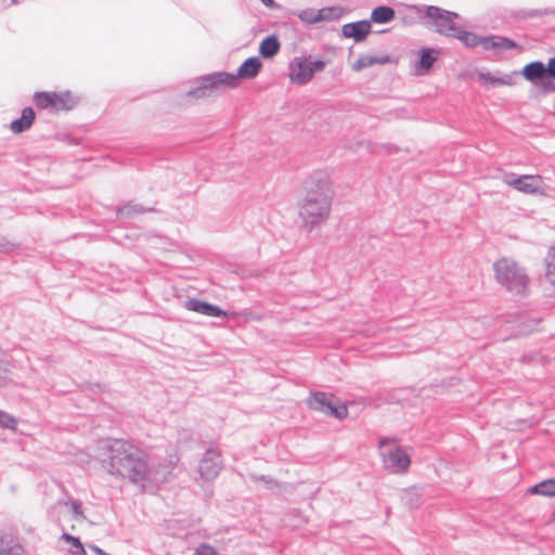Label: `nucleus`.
Segmentation results:
<instances>
[{"label": "nucleus", "mask_w": 555, "mask_h": 555, "mask_svg": "<svg viewBox=\"0 0 555 555\" xmlns=\"http://www.w3.org/2000/svg\"><path fill=\"white\" fill-rule=\"evenodd\" d=\"M331 199L328 175L318 171L309 176L304 183V194L298 206L299 218L306 230L312 231L327 219L331 211Z\"/></svg>", "instance_id": "nucleus-2"}, {"label": "nucleus", "mask_w": 555, "mask_h": 555, "mask_svg": "<svg viewBox=\"0 0 555 555\" xmlns=\"http://www.w3.org/2000/svg\"><path fill=\"white\" fill-rule=\"evenodd\" d=\"M389 61L390 59L387 55H362L351 65V68L354 72H360L373 65L386 64Z\"/></svg>", "instance_id": "nucleus-21"}, {"label": "nucleus", "mask_w": 555, "mask_h": 555, "mask_svg": "<svg viewBox=\"0 0 555 555\" xmlns=\"http://www.w3.org/2000/svg\"><path fill=\"white\" fill-rule=\"evenodd\" d=\"M102 449V466L108 474L128 479L142 488L166 481L176 465L173 460L150 464L141 450L125 440H106Z\"/></svg>", "instance_id": "nucleus-1"}, {"label": "nucleus", "mask_w": 555, "mask_h": 555, "mask_svg": "<svg viewBox=\"0 0 555 555\" xmlns=\"http://www.w3.org/2000/svg\"><path fill=\"white\" fill-rule=\"evenodd\" d=\"M261 2L269 8H272L274 4L273 0H261Z\"/></svg>", "instance_id": "nucleus-38"}, {"label": "nucleus", "mask_w": 555, "mask_h": 555, "mask_svg": "<svg viewBox=\"0 0 555 555\" xmlns=\"http://www.w3.org/2000/svg\"><path fill=\"white\" fill-rule=\"evenodd\" d=\"M0 426L10 429H15L16 420L12 415L0 411Z\"/></svg>", "instance_id": "nucleus-30"}, {"label": "nucleus", "mask_w": 555, "mask_h": 555, "mask_svg": "<svg viewBox=\"0 0 555 555\" xmlns=\"http://www.w3.org/2000/svg\"><path fill=\"white\" fill-rule=\"evenodd\" d=\"M546 278L555 284V248H552L546 257Z\"/></svg>", "instance_id": "nucleus-27"}, {"label": "nucleus", "mask_w": 555, "mask_h": 555, "mask_svg": "<svg viewBox=\"0 0 555 555\" xmlns=\"http://www.w3.org/2000/svg\"><path fill=\"white\" fill-rule=\"evenodd\" d=\"M310 409L320 411L326 415L343 420L348 415V410L338 399L325 392H314L307 401Z\"/></svg>", "instance_id": "nucleus-9"}, {"label": "nucleus", "mask_w": 555, "mask_h": 555, "mask_svg": "<svg viewBox=\"0 0 555 555\" xmlns=\"http://www.w3.org/2000/svg\"><path fill=\"white\" fill-rule=\"evenodd\" d=\"M503 181L525 194H544L547 190L541 176L517 177L514 173H506L503 176Z\"/></svg>", "instance_id": "nucleus-10"}, {"label": "nucleus", "mask_w": 555, "mask_h": 555, "mask_svg": "<svg viewBox=\"0 0 555 555\" xmlns=\"http://www.w3.org/2000/svg\"><path fill=\"white\" fill-rule=\"evenodd\" d=\"M141 211H143L141 206L134 204H127L118 210V214L121 217H131L133 214H138Z\"/></svg>", "instance_id": "nucleus-29"}, {"label": "nucleus", "mask_w": 555, "mask_h": 555, "mask_svg": "<svg viewBox=\"0 0 555 555\" xmlns=\"http://www.w3.org/2000/svg\"><path fill=\"white\" fill-rule=\"evenodd\" d=\"M262 67L261 61L257 56L245 60L233 76L236 78V86H240L241 79H253L257 77Z\"/></svg>", "instance_id": "nucleus-15"}, {"label": "nucleus", "mask_w": 555, "mask_h": 555, "mask_svg": "<svg viewBox=\"0 0 555 555\" xmlns=\"http://www.w3.org/2000/svg\"><path fill=\"white\" fill-rule=\"evenodd\" d=\"M521 74L528 81H540L543 90L547 92L555 91V86L547 79L544 63L540 61L531 62L522 68Z\"/></svg>", "instance_id": "nucleus-13"}, {"label": "nucleus", "mask_w": 555, "mask_h": 555, "mask_svg": "<svg viewBox=\"0 0 555 555\" xmlns=\"http://www.w3.org/2000/svg\"><path fill=\"white\" fill-rule=\"evenodd\" d=\"M412 10L427 20L426 27L447 37L457 35V29L461 28V17L456 13L434 5H414Z\"/></svg>", "instance_id": "nucleus-6"}, {"label": "nucleus", "mask_w": 555, "mask_h": 555, "mask_svg": "<svg viewBox=\"0 0 555 555\" xmlns=\"http://www.w3.org/2000/svg\"><path fill=\"white\" fill-rule=\"evenodd\" d=\"M61 538L62 540L69 544L68 551L73 555H86V550L78 538L70 535L68 533H63Z\"/></svg>", "instance_id": "nucleus-26"}, {"label": "nucleus", "mask_w": 555, "mask_h": 555, "mask_svg": "<svg viewBox=\"0 0 555 555\" xmlns=\"http://www.w3.org/2000/svg\"><path fill=\"white\" fill-rule=\"evenodd\" d=\"M0 555H23L22 550L20 547H12L8 551H3Z\"/></svg>", "instance_id": "nucleus-36"}, {"label": "nucleus", "mask_w": 555, "mask_h": 555, "mask_svg": "<svg viewBox=\"0 0 555 555\" xmlns=\"http://www.w3.org/2000/svg\"><path fill=\"white\" fill-rule=\"evenodd\" d=\"M251 480L255 482H261L263 483V487L268 490H275L279 487V483L276 480L272 479L269 476L264 475H251Z\"/></svg>", "instance_id": "nucleus-28"}, {"label": "nucleus", "mask_w": 555, "mask_h": 555, "mask_svg": "<svg viewBox=\"0 0 555 555\" xmlns=\"http://www.w3.org/2000/svg\"><path fill=\"white\" fill-rule=\"evenodd\" d=\"M236 88V78L233 76V73L214 72L197 78L195 86L186 92V96L199 100L219 95L228 89Z\"/></svg>", "instance_id": "nucleus-5"}, {"label": "nucleus", "mask_w": 555, "mask_h": 555, "mask_svg": "<svg viewBox=\"0 0 555 555\" xmlns=\"http://www.w3.org/2000/svg\"><path fill=\"white\" fill-rule=\"evenodd\" d=\"M371 30V24L367 21H359L343 26V35L346 38H353L357 42L363 40Z\"/></svg>", "instance_id": "nucleus-17"}, {"label": "nucleus", "mask_w": 555, "mask_h": 555, "mask_svg": "<svg viewBox=\"0 0 555 555\" xmlns=\"http://www.w3.org/2000/svg\"><path fill=\"white\" fill-rule=\"evenodd\" d=\"M437 56L434 54L433 49L424 48L420 52V61L416 65L415 74L421 76L425 75L433 67Z\"/></svg>", "instance_id": "nucleus-20"}, {"label": "nucleus", "mask_w": 555, "mask_h": 555, "mask_svg": "<svg viewBox=\"0 0 555 555\" xmlns=\"http://www.w3.org/2000/svg\"><path fill=\"white\" fill-rule=\"evenodd\" d=\"M496 282L514 295H522L529 283L528 275L515 260L501 258L493 263Z\"/></svg>", "instance_id": "nucleus-4"}, {"label": "nucleus", "mask_w": 555, "mask_h": 555, "mask_svg": "<svg viewBox=\"0 0 555 555\" xmlns=\"http://www.w3.org/2000/svg\"><path fill=\"white\" fill-rule=\"evenodd\" d=\"M33 102L39 109L59 113L75 108L79 103V96L68 90L41 91L34 94Z\"/></svg>", "instance_id": "nucleus-7"}, {"label": "nucleus", "mask_w": 555, "mask_h": 555, "mask_svg": "<svg viewBox=\"0 0 555 555\" xmlns=\"http://www.w3.org/2000/svg\"><path fill=\"white\" fill-rule=\"evenodd\" d=\"M20 2H21V0H11V4H17Z\"/></svg>", "instance_id": "nucleus-39"}, {"label": "nucleus", "mask_w": 555, "mask_h": 555, "mask_svg": "<svg viewBox=\"0 0 555 555\" xmlns=\"http://www.w3.org/2000/svg\"><path fill=\"white\" fill-rule=\"evenodd\" d=\"M326 62L322 60H311L310 57H294L288 65L289 80L295 85L309 83L317 73L322 72Z\"/></svg>", "instance_id": "nucleus-8"}, {"label": "nucleus", "mask_w": 555, "mask_h": 555, "mask_svg": "<svg viewBox=\"0 0 555 555\" xmlns=\"http://www.w3.org/2000/svg\"><path fill=\"white\" fill-rule=\"evenodd\" d=\"M395 18V10L390 7L380 5L373 9L371 13L372 22L376 24L389 23Z\"/></svg>", "instance_id": "nucleus-23"}, {"label": "nucleus", "mask_w": 555, "mask_h": 555, "mask_svg": "<svg viewBox=\"0 0 555 555\" xmlns=\"http://www.w3.org/2000/svg\"><path fill=\"white\" fill-rule=\"evenodd\" d=\"M377 452L383 468L392 475H403L411 466L412 448L399 443L396 438L383 437L378 440Z\"/></svg>", "instance_id": "nucleus-3"}, {"label": "nucleus", "mask_w": 555, "mask_h": 555, "mask_svg": "<svg viewBox=\"0 0 555 555\" xmlns=\"http://www.w3.org/2000/svg\"><path fill=\"white\" fill-rule=\"evenodd\" d=\"M453 38H457L466 47L476 48L482 46L483 37H479L473 33L463 30L462 27L457 29V35H453Z\"/></svg>", "instance_id": "nucleus-24"}, {"label": "nucleus", "mask_w": 555, "mask_h": 555, "mask_svg": "<svg viewBox=\"0 0 555 555\" xmlns=\"http://www.w3.org/2000/svg\"><path fill=\"white\" fill-rule=\"evenodd\" d=\"M90 548L98 555H106L107 553L96 545H91Z\"/></svg>", "instance_id": "nucleus-37"}, {"label": "nucleus", "mask_w": 555, "mask_h": 555, "mask_svg": "<svg viewBox=\"0 0 555 555\" xmlns=\"http://www.w3.org/2000/svg\"><path fill=\"white\" fill-rule=\"evenodd\" d=\"M222 468L221 454L218 450L208 449L199 461L198 473L205 480L215 479Z\"/></svg>", "instance_id": "nucleus-12"}, {"label": "nucleus", "mask_w": 555, "mask_h": 555, "mask_svg": "<svg viewBox=\"0 0 555 555\" xmlns=\"http://www.w3.org/2000/svg\"><path fill=\"white\" fill-rule=\"evenodd\" d=\"M343 10L337 7L323 8L320 10L305 9L296 12V16L305 24H317L333 21L340 17Z\"/></svg>", "instance_id": "nucleus-11"}, {"label": "nucleus", "mask_w": 555, "mask_h": 555, "mask_svg": "<svg viewBox=\"0 0 555 555\" xmlns=\"http://www.w3.org/2000/svg\"><path fill=\"white\" fill-rule=\"evenodd\" d=\"M14 244L7 241L3 237H0V253H8L14 248Z\"/></svg>", "instance_id": "nucleus-35"}, {"label": "nucleus", "mask_w": 555, "mask_h": 555, "mask_svg": "<svg viewBox=\"0 0 555 555\" xmlns=\"http://www.w3.org/2000/svg\"><path fill=\"white\" fill-rule=\"evenodd\" d=\"M515 46L516 44L507 38L496 37V36H488V37H483L481 48L485 51L501 52L504 50H511V49L515 48Z\"/></svg>", "instance_id": "nucleus-18"}, {"label": "nucleus", "mask_w": 555, "mask_h": 555, "mask_svg": "<svg viewBox=\"0 0 555 555\" xmlns=\"http://www.w3.org/2000/svg\"><path fill=\"white\" fill-rule=\"evenodd\" d=\"M193 555H217L216 550L208 544H201L195 548Z\"/></svg>", "instance_id": "nucleus-31"}, {"label": "nucleus", "mask_w": 555, "mask_h": 555, "mask_svg": "<svg viewBox=\"0 0 555 555\" xmlns=\"http://www.w3.org/2000/svg\"><path fill=\"white\" fill-rule=\"evenodd\" d=\"M547 79H555V57L548 60V63L545 65Z\"/></svg>", "instance_id": "nucleus-32"}, {"label": "nucleus", "mask_w": 555, "mask_h": 555, "mask_svg": "<svg viewBox=\"0 0 555 555\" xmlns=\"http://www.w3.org/2000/svg\"><path fill=\"white\" fill-rule=\"evenodd\" d=\"M8 379L7 363L0 359V386H3Z\"/></svg>", "instance_id": "nucleus-33"}, {"label": "nucleus", "mask_w": 555, "mask_h": 555, "mask_svg": "<svg viewBox=\"0 0 555 555\" xmlns=\"http://www.w3.org/2000/svg\"><path fill=\"white\" fill-rule=\"evenodd\" d=\"M281 44L275 36L266 37L259 46V53L262 57L270 59L276 55Z\"/></svg>", "instance_id": "nucleus-22"}, {"label": "nucleus", "mask_w": 555, "mask_h": 555, "mask_svg": "<svg viewBox=\"0 0 555 555\" xmlns=\"http://www.w3.org/2000/svg\"><path fill=\"white\" fill-rule=\"evenodd\" d=\"M184 307L190 311L207 317L221 318L227 315V312L219 307L195 298L188 299Z\"/></svg>", "instance_id": "nucleus-14"}, {"label": "nucleus", "mask_w": 555, "mask_h": 555, "mask_svg": "<svg viewBox=\"0 0 555 555\" xmlns=\"http://www.w3.org/2000/svg\"><path fill=\"white\" fill-rule=\"evenodd\" d=\"M35 117V111L31 107H25L21 117L11 122L10 129L14 133H22L31 127Z\"/></svg>", "instance_id": "nucleus-19"}, {"label": "nucleus", "mask_w": 555, "mask_h": 555, "mask_svg": "<svg viewBox=\"0 0 555 555\" xmlns=\"http://www.w3.org/2000/svg\"><path fill=\"white\" fill-rule=\"evenodd\" d=\"M532 494H540L544 496H555V479L544 480L529 489Z\"/></svg>", "instance_id": "nucleus-25"}, {"label": "nucleus", "mask_w": 555, "mask_h": 555, "mask_svg": "<svg viewBox=\"0 0 555 555\" xmlns=\"http://www.w3.org/2000/svg\"><path fill=\"white\" fill-rule=\"evenodd\" d=\"M70 509H72L73 515L76 518H82L83 517L81 505L78 502H76V501L70 502Z\"/></svg>", "instance_id": "nucleus-34"}, {"label": "nucleus", "mask_w": 555, "mask_h": 555, "mask_svg": "<svg viewBox=\"0 0 555 555\" xmlns=\"http://www.w3.org/2000/svg\"><path fill=\"white\" fill-rule=\"evenodd\" d=\"M477 81L493 88L513 86L515 83L514 74H492L490 72H478Z\"/></svg>", "instance_id": "nucleus-16"}]
</instances>
